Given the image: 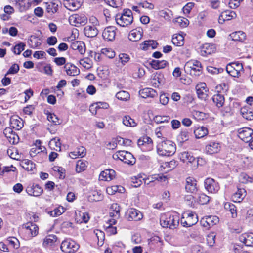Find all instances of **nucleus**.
Masks as SVG:
<instances>
[{
  "label": "nucleus",
  "mask_w": 253,
  "mask_h": 253,
  "mask_svg": "<svg viewBox=\"0 0 253 253\" xmlns=\"http://www.w3.org/2000/svg\"><path fill=\"white\" fill-rule=\"evenodd\" d=\"M160 224L163 227L174 229L179 226V217L176 213L164 215L160 218Z\"/></svg>",
  "instance_id": "obj_1"
},
{
  "label": "nucleus",
  "mask_w": 253,
  "mask_h": 253,
  "mask_svg": "<svg viewBox=\"0 0 253 253\" xmlns=\"http://www.w3.org/2000/svg\"><path fill=\"white\" fill-rule=\"evenodd\" d=\"M175 151V144L169 140L164 141L157 146V153L161 156H169L174 154Z\"/></svg>",
  "instance_id": "obj_2"
},
{
  "label": "nucleus",
  "mask_w": 253,
  "mask_h": 253,
  "mask_svg": "<svg viewBox=\"0 0 253 253\" xmlns=\"http://www.w3.org/2000/svg\"><path fill=\"white\" fill-rule=\"evenodd\" d=\"M179 158L183 163H186L192 170L197 169L200 160H202L199 158H195L191 153L186 151L180 153L179 155Z\"/></svg>",
  "instance_id": "obj_3"
},
{
  "label": "nucleus",
  "mask_w": 253,
  "mask_h": 253,
  "mask_svg": "<svg viewBox=\"0 0 253 253\" xmlns=\"http://www.w3.org/2000/svg\"><path fill=\"white\" fill-rule=\"evenodd\" d=\"M80 246L75 241L70 238L65 239L61 244V250L66 253H75Z\"/></svg>",
  "instance_id": "obj_4"
},
{
  "label": "nucleus",
  "mask_w": 253,
  "mask_h": 253,
  "mask_svg": "<svg viewBox=\"0 0 253 253\" xmlns=\"http://www.w3.org/2000/svg\"><path fill=\"white\" fill-rule=\"evenodd\" d=\"M198 221V216L196 214L192 211H187L183 214L181 223L183 226L190 227L195 224Z\"/></svg>",
  "instance_id": "obj_5"
},
{
  "label": "nucleus",
  "mask_w": 253,
  "mask_h": 253,
  "mask_svg": "<svg viewBox=\"0 0 253 253\" xmlns=\"http://www.w3.org/2000/svg\"><path fill=\"white\" fill-rule=\"evenodd\" d=\"M238 136L244 142H249L253 138V129L248 127L239 128Z\"/></svg>",
  "instance_id": "obj_6"
},
{
  "label": "nucleus",
  "mask_w": 253,
  "mask_h": 253,
  "mask_svg": "<svg viewBox=\"0 0 253 253\" xmlns=\"http://www.w3.org/2000/svg\"><path fill=\"white\" fill-rule=\"evenodd\" d=\"M70 23L76 27L84 25L87 21L86 16L84 14H73L69 17Z\"/></svg>",
  "instance_id": "obj_7"
},
{
  "label": "nucleus",
  "mask_w": 253,
  "mask_h": 253,
  "mask_svg": "<svg viewBox=\"0 0 253 253\" xmlns=\"http://www.w3.org/2000/svg\"><path fill=\"white\" fill-rule=\"evenodd\" d=\"M139 146H142V149L144 151H149L153 149V142L151 138L147 136H143L137 141Z\"/></svg>",
  "instance_id": "obj_8"
},
{
  "label": "nucleus",
  "mask_w": 253,
  "mask_h": 253,
  "mask_svg": "<svg viewBox=\"0 0 253 253\" xmlns=\"http://www.w3.org/2000/svg\"><path fill=\"white\" fill-rule=\"evenodd\" d=\"M205 189L211 193H216L219 189V186L213 179L208 178L204 182Z\"/></svg>",
  "instance_id": "obj_9"
},
{
  "label": "nucleus",
  "mask_w": 253,
  "mask_h": 253,
  "mask_svg": "<svg viewBox=\"0 0 253 253\" xmlns=\"http://www.w3.org/2000/svg\"><path fill=\"white\" fill-rule=\"evenodd\" d=\"M83 3V0H63L64 6L70 11L78 9Z\"/></svg>",
  "instance_id": "obj_10"
},
{
  "label": "nucleus",
  "mask_w": 253,
  "mask_h": 253,
  "mask_svg": "<svg viewBox=\"0 0 253 253\" xmlns=\"http://www.w3.org/2000/svg\"><path fill=\"white\" fill-rule=\"evenodd\" d=\"M23 228L26 230L25 233L29 237H33L38 233V227L32 222H28L23 225Z\"/></svg>",
  "instance_id": "obj_11"
},
{
  "label": "nucleus",
  "mask_w": 253,
  "mask_h": 253,
  "mask_svg": "<svg viewBox=\"0 0 253 253\" xmlns=\"http://www.w3.org/2000/svg\"><path fill=\"white\" fill-rule=\"evenodd\" d=\"M116 36V28L113 26L108 27L104 30L102 33L103 39L108 41H112Z\"/></svg>",
  "instance_id": "obj_12"
},
{
  "label": "nucleus",
  "mask_w": 253,
  "mask_h": 253,
  "mask_svg": "<svg viewBox=\"0 0 253 253\" xmlns=\"http://www.w3.org/2000/svg\"><path fill=\"white\" fill-rule=\"evenodd\" d=\"M28 195L33 196H40L43 192L42 188L38 184L29 185L26 190Z\"/></svg>",
  "instance_id": "obj_13"
},
{
  "label": "nucleus",
  "mask_w": 253,
  "mask_h": 253,
  "mask_svg": "<svg viewBox=\"0 0 253 253\" xmlns=\"http://www.w3.org/2000/svg\"><path fill=\"white\" fill-rule=\"evenodd\" d=\"M221 146L219 143L211 142L206 146L205 152L208 154H213L220 151Z\"/></svg>",
  "instance_id": "obj_14"
},
{
  "label": "nucleus",
  "mask_w": 253,
  "mask_h": 253,
  "mask_svg": "<svg viewBox=\"0 0 253 253\" xmlns=\"http://www.w3.org/2000/svg\"><path fill=\"white\" fill-rule=\"evenodd\" d=\"M196 90L199 98L205 99L207 97V91L206 84L205 83L201 82L196 86Z\"/></svg>",
  "instance_id": "obj_15"
},
{
  "label": "nucleus",
  "mask_w": 253,
  "mask_h": 253,
  "mask_svg": "<svg viewBox=\"0 0 253 253\" xmlns=\"http://www.w3.org/2000/svg\"><path fill=\"white\" fill-rule=\"evenodd\" d=\"M185 189L187 192L193 193L197 191V183L196 180L191 177L186 179Z\"/></svg>",
  "instance_id": "obj_16"
},
{
  "label": "nucleus",
  "mask_w": 253,
  "mask_h": 253,
  "mask_svg": "<svg viewBox=\"0 0 253 253\" xmlns=\"http://www.w3.org/2000/svg\"><path fill=\"white\" fill-rule=\"evenodd\" d=\"M116 172L112 169H106L101 172L99 179L100 180L109 181L115 178Z\"/></svg>",
  "instance_id": "obj_17"
},
{
  "label": "nucleus",
  "mask_w": 253,
  "mask_h": 253,
  "mask_svg": "<svg viewBox=\"0 0 253 253\" xmlns=\"http://www.w3.org/2000/svg\"><path fill=\"white\" fill-rule=\"evenodd\" d=\"M128 216L127 219L129 220L139 221L143 218V215L138 210L131 208L127 211Z\"/></svg>",
  "instance_id": "obj_18"
},
{
  "label": "nucleus",
  "mask_w": 253,
  "mask_h": 253,
  "mask_svg": "<svg viewBox=\"0 0 253 253\" xmlns=\"http://www.w3.org/2000/svg\"><path fill=\"white\" fill-rule=\"evenodd\" d=\"M143 31L141 28H137L131 30L128 35L129 39L133 42H137L141 39L142 36Z\"/></svg>",
  "instance_id": "obj_19"
},
{
  "label": "nucleus",
  "mask_w": 253,
  "mask_h": 253,
  "mask_svg": "<svg viewBox=\"0 0 253 253\" xmlns=\"http://www.w3.org/2000/svg\"><path fill=\"white\" fill-rule=\"evenodd\" d=\"M71 48L74 50H78L81 54H84L85 51L84 42L80 41H75L71 44Z\"/></svg>",
  "instance_id": "obj_20"
},
{
  "label": "nucleus",
  "mask_w": 253,
  "mask_h": 253,
  "mask_svg": "<svg viewBox=\"0 0 253 253\" xmlns=\"http://www.w3.org/2000/svg\"><path fill=\"white\" fill-rule=\"evenodd\" d=\"M215 50V48L213 44L205 43L201 46L200 53L202 56H206L214 52Z\"/></svg>",
  "instance_id": "obj_21"
},
{
  "label": "nucleus",
  "mask_w": 253,
  "mask_h": 253,
  "mask_svg": "<svg viewBox=\"0 0 253 253\" xmlns=\"http://www.w3.org/2000/svg\"><path fill=\"white\" fill-rule=\"evenodd\" d=\"M139 94L140 96L143 98L148 97L154 98L157 96V92L154 89L151 88L142 89L139 91Z\"/></svg>",
  "instance_id": "obj_22"
},
{
  "label": "nucleus",
  "mask_w": 253,
  "mask_h": 253,
  "mask_svg": "<svg viewBox=\"0 0 253 253\" xmlns=\"http://www.w3.org/2000/svg\"><path fill=\"white\" fill-rule=\"evenodd\" d=\"M84 33L86 37L93 38L97 35L98 30L95 25H87L84 28Z\"/></svg>",
  "instance_id": "obj_23"
},
{
  "label": "nucleus",
  "mask_w": 253,
  "mask_h": 253,
  "mask_svg": "<svg viewBox=\"0 0 253 253\" xmlns=\"http://www.w3.org/2000/svg\"><path fill=\"white\" fill-rule=\"evenodd\" d=\"M240 241L247 246L253 245V233H245L240 236Z\"/></svg>",
  "instance_id": "obj_24"
},
{
  "label": "nucleus",
  "mask_w": 253,
  "mask_h": 253,
  "mask_svg": "<svg viewBox=\"0 0 253 253\" xmlns=\"http://www.w3.org/2000/svg\"><path fill=\"white\" fill-rule=\"evenodd\" d=\"M126 10L124 9L122 14H117L116 21L117 24L120 27H125L126 26Z\"/></svg>",
  "instance_id": "obj_25"
},
{
  "label": "nucleus",
  "mask_w": 253,
  "mask_h": 253,
  "mask_svg": "<svg viewBox=\"0 0 253 253\" xmlns=\"http://www.w3.org/2000/svg\"><path fill=\"white\" fill-rule=\"evenodd\" d=\"M232 40L243 42L246 39V34L243 31H239L233 32L229 35Z\"/></svg>",
  "instance_id": "obj_26"
},
{
  "label": "nucleus",
  "mask_w": 253,
  "mask_h": 253,
  "mask_svg": "<svg viewBox=\"0 0 253 253\" xmlns=\"http://www.w3.org/2000/svg\"><path fill=\"white\" fill-rule=\"evenodd\" d=\"M64 68L67 75L71 76H75L80 74V70L75 66L66 64Z\"/></svg>",
  "instance_id": "obj_27"
},
{
  "label": "nucleus",
  "mask_w": 253,
  "mask_h": 253,
  "mask_svg": "<svg viewBox=\"0 0 253 253\" xmlns=\"http://www.w3.org/2000/svg\"><path fill=\"white\" fill-rule=\"evenodd\" d=\"M103 198V195L101 191L94 190L89 192L88 199L91 201H99Z\"/></svg>",
  "instance_id": "obj_28"
},
{
  "label": "nucleus",
  "mask_w": 253,
  "mask_h": 253,
  "mask_svg": "<svg viewBox=\"0 0 253 253\" xmlns=\"http://www.w3.org/2000/svg\"><path fill=\"white\" fill-rule=\"evenodd\" d=\"M246 196V190L244 189H238L232 197V200L234 202H241Z\"/></svg>",
  "instance_id": "obj_29"
},
{
  "label": "nucleus",
  "mask_w": 253,
  "mask_h": 253,
  "mask_svg": "<svg viewBox=\"0 0 253 253\" xmlns=\"http://www.w3.org/2000/svg\"><path fill=\"white\" fill-rule=\"evenodd\" d=\"M172 43L177 46H181L184 43V37L180 34H174L172 38Z\"/></svg>",
  "instance_id": "obj_30"
},
{
  "label": "nucleus",
  "mask_w": 253,
  "mask_h": 253,
  "mask_svg": "<svg viewBox=\"0 0 253 253\" xmlns=\"http://www.w3.org/2000/svg\"><path fill=\"white\" fill-rule=\"evenodd\" d=\"M213 102L218 107H222L224 103V97L223 94L217 93L212 97Z\"/></svg>",
  "instance_id": "obj_31"
},
{
  "label": "nucleus",
  "mask_w": 253,
  "mask_h": 253,
  "mask_svg": "<svg viewBox=\"0 0 253 253\" xmlns=\"http://www.w3.org/2000/svg\"><path fill=\"white\" fill-rule=\"evenodd\" d=\"M58 10V5L55 2H51L46 3V12L50 15H53Z\"/></svg>",
  "instance_id": "obj_32"
},
{
  "label": "nucleus",
  "mask_w": 253,
  "mask_h": 253,
  "mask_svg": "<svg viewBox=\"0 0 253 253\" xmlns=\"http://www.w3.org/2000/svg\"><path fill=\"white\" fill-rule=\"evenodd\" d=\"M112 211L110 212V216L115 218H119L120 217V208L117 203L113 204L111 206Z\"/></svg>",
  "instance_id": "obj_33"
},
{
  "label": "nucleus",
  "mask_w": 253,
  "mask_h": 253,
  "mask_svg": "<svg viewBox=\"0 0 253 253\" xmlns=\"http://www.w3.org/2000/svg\"><path fill=\"white\" fill-rule=\"evenodd\" d=\"M194 133L197 138H201L206 136L208 134V131L206 127L201 126L196 129Z\"/></svg>",
  "instance_id": "obj_34"
},
{
  "label": "nucleus",
  "mask_w": 253,
  "mask_h": 253,
  "mask_svg": "<svg viewBox=\"0 0 253 253\" xmlns=\"http://www.w3.org/2000/svg\"><path fill=\"white\" fill-rule=\"evenodd\" d=\"M168 64L166 60H154L152 61L151 66L155 69H159L165 68Z\"/></svg>",
  "instance_id": "obj_35"
},
{
  "label": "nucleus",
  "mask_w": 253,
  "mask_h": 253,
  "mask_svg": "<svg viewBox=\"0 0 253 253\" xmlns=\"http://www.w3.org/2000/svg\"><path fill=\"white\" fill-rule=\"evenodd\" d=\"M22 167L28 171H33L35 169V164L28 159L23 160L22 162Z\"/></svg>",
  "instance_id": "obj_36"
},
{
  "label": "nucleus",
  "mask_w": 253,
  "mask_h": 253,
  "mask_svg": "<svg viewBox=\"0 0 253 253\" xmlns=\"http://www.w3.org/2000/svg\"><path fill=\"white\" fill-rule=\"evenodd\" d=\"M157 45L156 42L153 40H148L144 41L140 44V48L144 50H146L149 48H154Z\"/></svg>",
  "instance_id": "obj_37"
},
{
  "label": "nucleus",
  "mask_w": 253,
  "mask_h": 253,
  "mask_svg": "<svg viewBox=\"0 0 253 253\" xmlns=\"http://www.w3.org/2000/svg\"><path fill=\"white\" fill-rule=\"evenodd\" d=\"M189 139V133L187 130H182L177 136L178 141L182 144Z\"/></svg>",
  "instance_id": "obj_38"
},
{
  "label": "nucleus",
  "mask_w": 253,
  "mask_h": 253,
  "mask_svg": "<svg viewBox=\"0 0 253 253\" xmlns=\"http://www.w3.org/2000/svg\"><path fill=\"white\" fill-rule=\"evenodd\" d=\"M185 67L187 68H193L194 67H198L197 70L200 72L202 68L201 63L197 60H190L187 62L185 64Z\"/></svg>",
  "instance_id": "obj_39"
},
{
  "label": "nucleus",
  "mask_w": 253,
  "mask_h": 253,
  "mask_svg": "<svg viewBox=\"0 0 253 253\" xmlns=\"http://www.w3.org/2000/svg\"><path fill=\"white\" fill-rule=\"evenodd\" d=\"M224 207L227 211H230L233 217L236 216V208L233 204L226 202L224 204Z\"/></svg>",
  "instance_id": "obj_40"
},
{
  "label": "nucleus",
  "mask_w": 253,
  "mask_h": 253,
  "mask_svg": "<svg viewBox=\"0 0 253 253\" xmlns=\"http://www.w3.org/2000/svg\"><path fill=\"white\" fill-rule=\"evenodd\" d=\"M57 240V237L53 234L47 235L44 239L43 245L44 246L52 245Z\"/></svg>",
  "instance_id": "obj_41"
},
{
  "label": "nucleus",
  "mask_w": 253,
  "mask_h": 253,
  "mask_svg": "<svg viewBox=\"0 0 253 253\" xmlns=\"http://www.w3.org/2000/svg\"><path fill=\"white\" fill-rule=\"evenodd\" d=\"M239 180L241 183L244 184L253 182V178L245 173H242L240 174Z\"/></svg>",
  "instance_id": "obj_42"
},
{
  "label": "nucleus",
  "mask_w": 253,
  "mask_h": 253,
  "mask_svg": "<svg viewBox=\"0 0 253 253\" xmlns=\"http://www.w3.org/2000/svg\"><path fill=\"white\" fill-rule=\"evenodd\" d=\"M221 17H223L226 21H228L235 18L236 14L233 11L226 10L221 12Z\"/></svg>",
  "instance_id": "obj_43"
},
{
  "label": "nucleus",
  "mask_w": 253,
  "mask_h": 253,
  "mask_svg": "<svg viewBox=\"0 0 253 253\" xmlns=\"http://www.w3.org/2000/svg\"><path fill=\"white\" fill-rule=\"evenodd\" d=\"M80 63L86 69L91 68L93 64L92 60L89 58H84V59H81L80 61Z\"/></svg>",
  "instance_id": "obj_44"
},
{
  "label": "nucleus",
  "mask_w": 253,
  "mask_h": 253,
  "mask_svg": "<svg viewBox=\"0 0 253 253\" xmlns=\"http://www.w3.org/2000/svg\"><path fill=\"white\" fill-rule=\"evenodd\" d=\"M126 155V151H118L113 155V158L115 160H120L124 162L125 160Z\"/></svg>",
  "instance_id": "obj_45"
},
{
  "label": "nucleus",
  "mask_w": 253,
  "mask_h": 253,
  "mask_svg": "<svg viewBox=\"0 0 253 253\" xmlns=\"http://www.w3.org/2000/svg\"><path fill=\"white\" fill-rule=\"evenodd\" d=\"M241 113L243 117L246 120H253V113L251 111L248 110L246 108H242L241 110Z\"/></svg>",
  "instance_id": "obj_46"
},
{
  "label": "nucleus",
  "mask_w": 253,
  "mask_h": 253,
  "mask_svg": "<svg viewBox=\"0 0 253 253\" xmlns=\"http://www.w3.org/2000/svg\"><path fill=\"white\" fill-rule=\"evenodd\" d=\"M126 63V54L121 53L119 56V59L117 62V66L121 68L124 67Z\"/></svg>",
  "instance_id": "obj_47"
},
{
  "label": "nucleus",
  "mask_w": 253,
  "mask_h": 253,
  "mask_svg": "<svg viewBox=\"0 0 253 253\" xmlns=\"http://www.w3.org/2000/svg\"><path fill=\"white\" fill-rule=\"evenodd\" d=\"M11 124L13 127L17 130H20L23 126V123L21 120L12 119L11 121Z\"/></svg>",
  "instance_id": "obj_48"
},
{
  "label": "nucleus",
  "mask_w": 253,
  "mask_h": 253,
  "mask_svg": "<svg viewBox=\"0 0 253 253\" xmlns=\"http://www.w3.org/2000/svg\"><path fill=\"white\" fill-rule=\"evenodd\" d=\"M6 242L7 243L13 248L17 249L19 247V243L18 239L15 237H9Z\"/></svg>",
  "instance_id": "obj_49"
},
{
  "label": "nucleus",
  "mask_w": 253,
  "mask_h": 253,
  "mask_svg": "<svg viewBox=\"0 0 253 253\" xmlns=\"http://www.w3.org/2000/svg\"><path fill=\"white\" fill-rule=\"evenodd\" d=\"M102 54L104 55L109 58H113L115 56V52L111 48H103L101 50Z\"/></svg>",
  "instance_id": "obj_50"
},
{
  "label": "nucleus",
  "mask_w": 253,
  "mask_h": 253,
  "mask_svg": "<svg viewBox=\"0 0 253 253\" xmlns=\"http://www.w3.org/2000/svg\"><path fill=\"white\" fill-rule=\"evenodd\" d=\"M215 237L216 235L214 232L210 233L207 236V243L209 246L212 247L214 245V244H215Z\"/></svg>",
  "instance_id": "obj_51"
},
{
  "label": "nucleus",
  "mask_w": 253,
  "mask_h": 253,
  "mask_svg": "<svg viewBox=\"0 0 253 253\" xmlns=\"http://www.w3.org/2000/svg\"><path fill=\"white\" fill-rule=\"evenodd\" d=\"M206 217L210 227L216 224L219 222V218L216 216L210 215L207 216Z\"/></svg>",
  "instance_id": "obj_52"
},
{
  "label": "nucleus",
  "mask_w": 253,
  "mask_h": 253,
  "mask_svg": "<svg viewBox=\"0 0 253 253\" xmlns=\"http://www.w3.org/2000/svg\"><path fill=\"white\" fill-rule=\"evenodd\" d=\"M25 43L20 42L14 47L13 52L16 54L19 55L25 49Z\"/></svg>",
  "instance_id": "obj_53"
},
{
  "label": "nucleus",
  "mask_w": 253,
  "mask_h": 253,
  "mask_svg": "<svg viewBox=\"0 0 253 253\" xmlns=\"http://www.w3.org/2000/svg\"><path fill=\"white\" fill-rule=\"evenodd\" d=\"M151 83L153 87H158L161 84V80L158 75H153L151 80Z\"/></svg>",
  "instance_id": "obj_54"
},
{
  "label": "nucleus",
  "mask_w": 253,
  "mask_h": 253,
  "mask_svg": "<svg viewBox=\"0 0 253 253\" xmlns=\"http://www.w3.org/2000/svg\"><path fill=\"white\" fill-rule=\"evenodd\" d=\"M47 118L49 121L52 122L54 125H59L60 122L58 118L54 113H48L47 114Z\"/></svg>",
  "instance_id": "obj_55"
},
{
  "label": "nucleus",
  "mask_w": 253,
  "mask_h": 253,
  "mask_svg": "<svg viewBox=\"0 0 253 253\" xmlns=\"http://www.w3.org/2000/svg\"><path fill=\"white\" fill-rule=\"evenodd\" d=\"M86 167V164L85 162H83L82 160H79L77 161L76 169L78 172L84 171Z\"/></svg>",
  "instance_id": "obj_56"
},
{
  "label": "nucleus",
  "mask_w": 253,
  "mask_h": 253,
  "mask_svg": "<svg viewBox=\"0 0 253 253\" xmlns=\"http://www.w3.org/2000/svg\"><path fill=\"white\" fill-rule=\"evenodd\" d=\"M209 197L205 194L201 193L199 194L197 201L200 204H206L209 202Z\"/></svg>",
  "instance_id": "obj_57"
},
{
  "label": "nucleus",
  "mask_w": 253,
  "mask_h": 253,
  "mask_svg": "<svg viewBox=\"0 0 253 253\" xmlns=\"http://www.w3.org/2000/svg\"><path fill=\"white\" fill-rule=\"evenodd\" d=\"M142 183V181L140 177L134 176L131 178V184L133 187H138Z\"/></svg>",
  "instance_id": "obj_58"
},
{
  "label": "nucleus",
  "mask_w": 253,
  "mask_h": 253,
  "mask_svg": "<svg viewBox=\"0 0 253 253\" xmlns=\"http://www.w3.org/2000/svg\"><path fill=\"white\" fill-rule=\"evenodd\" d=\"M226 70L227 72L230 74V76L234 77H238L240 75L241 71H238L237 70H234L232 69V67L230 65H227Z\"/></svg>",
  "instance_id": "obj_59"
},
{
  "label": "nucleus",
  "mask_w": 253,
  "mask_h": 253,
  "mask_svg": "<svg viewBox=\"0 0 253 253\" xmlns=\"http://www.w3.org/2000/svg\"><path fill=\"white\" fill-rule=\"evenodd\" d=\"M94 233L98 240V244L99 245V241L100 240V246H102L103 244L104 240L105 239L104 233L99 230H96L94 231Z\"/></svg>",
  "instance_id": "obj_60"
},
{
  "label": "nucleus",
  "mask_w": 253,
  "mask_h": 253,
  "mask_svg": "<svg viewBox=\"0 0 253 253\" xmlns=\"http://www.w3.org/2000/svg\"><path fill=\"white\" fill-rule=\"evenodd\" d=\"M207 70L209 73L211 74H218L223 72L224 71L223 68H217L212 66L207 67Z\"/></svg>",
  "instance_id": "obj_61"
},
{
  "label": "nucleus",
  "mask_w": 253,
  "mask_h": 253,
  "mask_svg": "<svg viewBox=\"0 0 253 253\" xmlns=\"http://www.w3.org/2000/svg\"><path fill=\"white\" fill-rule=\"evenodd\" d=\"M227 65H230L232 67V69H234V70L243 71V65L241 63L238 62H232L228 64Z\"/></svg>",
  "instance_id": "obj_62"
},
{
  "label": "nucleus",
  "mask_w": 253,
  "mask_h": 253,
  "mask_svg": "<svg viewBox=\"0 0 253 253\" xmlns=\"http://www.w3.org/2000/svg\"><path fill=\"white\" fill-rule=\"evenodd\" d=\"M170 120V117L168 116H156L155 121L158 123L168 122Z\"/></svg>",
  "instance_id": "obj_63"
},
{
  "label": "nucleus",
  "mask_w": 253,
  "mask_h": 253,
  "mask_svg": "<svg viewBox=\"0 0 253 253\" xmlns=\"http://www.w3.org/2000/svg\"><path fill=\"white\" fill-rule=\"evenodd\" d=\"M228 85L225 83L218 84L216 87V90L218 93L226 92L228 90Z\"/></svg>",
  "instance_id": "obj_64"
}]
</instances>
